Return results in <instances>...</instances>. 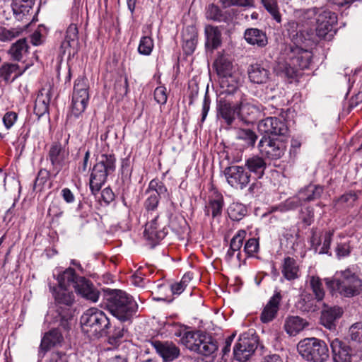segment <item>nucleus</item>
Returning a JSON list of instances; mask_svg holds the SVG:
<instances>
[{
    "label": "nucleus",
    "mask_w": 362,
    "mask_h": 362,
    "mask_svg": "<svg viewBox=\"0 0 362 362\" xmlns=\"http://www.w3.org/2000/svg\"><path fill=\"white\" fill-rule=\"evenodd\" d=\"M59 288H53V296L56 303L55 315L54 318L56 322L64 329H70V321L72 320V310L71 306L74 301V295L69 291L72 286L75 291L83 298L97 302L99 298V291L95 289L93 284L83 276L76 274L72 268H68L58 276Z\"/></svg>",
    "instance_id": "1"
},
{
    "label": "nucleus",
    "mask_w": 362,
    "mask_h": 362,
    "mask_svg": "<svg viewBox=\"0 0 362 362\" xmlns=\"http://www.w3.org/2000/svg\"><path fill=\"white\" fill-rule=\"evenodd\" d=\"M171 332L175 337L180 338L181 344L197 354L210 356L218 349L216 341L211 336L202 331H187L184 325L174 324Z\"/></svg>",
    "instance_id": "2"
},
{
    "label": "nucleus",
    "mask_w": 362,
    "mask_h": 362,
    "mask_svg": "<svg viewBox=\"0 0 362 362\" xmlns=\"http://www.w3.org/2000/svg\"><path fill=\"white\" fill-rule=\"evenodd\" d=\"M325 282L332 293L342 297L352 298L362 292V279L349 268L336 272L332 278L325 279Z\"/></svg>",
    "instance_id": "3"
},
{
    "label": "nucleus",
    "mask_w": 362,
    "mask_h": 362,
    "mask_svg": "<svg viewBox=\"0 0 362 362\" xmlns=\"http://www.w3.org/2000/svg\"><path fill=\"white\" fill-rule=\"evenodd\" d=\"M109 311L122 322L130 320L136 313L138 305L133 298L121 290L111 291L107 297Z\"/></svg>",
    "instance_id": "4"
},
{
    "label": "nucleus",
    "mask_w": 362,
    "mask_h": 362,
    "mask_svg": "<svg viewBox=\"0 0 362 362\" xmlns=\"http://www.w3.org/2000/svg\"><path fill=\"white\" fill-rule=\"evenodd\" d=\"M82 331L90 339L107 336L110 322L102 310L96 308L88 309L80 319Z\"/></svg>",
    "instance_id": "5"
},
{
    "label": "nucleus",
    "mask_w": 362,
    "mask_h": 362,
    "mask_svg": "<svg viewBox=\"0 0 362 362\" xmlns=\"http://www.w3.org/2000/svg\"><path fill=\"white\" fill-rule=\"evenodd\" d=\"M115 160L114 155L103 154L93 166L89 182L90 189L93 195L99 192L108 175L115 170Z\"/></svg>",
    "instance_id": "6"
},
{
    "label": "nucleus",
    "mask_w": 362,
    "mask_h": 362,
    "mask_svg": "<svg viewBox=\"0 0 362 362\" xmlns=\"http://www.w3.org/2000/svg\"><path fill=\"white\" fill-rule=\"evenodd\" d=\"M308 18L316 16V34L318 37L330 40L336 33L335 25L337 16L335 13L328 10H319L316 8L308 9L305 12Z\"/></svg>",
    "instance_id": "7"
},
{
    "label": "nucleus",
    "mask_w": 362,
    "mask_h": 362,
    "mask_svg": "<svg viewBox=\"0 0 362 362\" xmlns=\"http://www.w3.org/2000/svg\"><path fill=\"white\" fill-rule=\"evenodd\" d=\"M299 354L306 361L325 362L329 358V349L326 343L317 338H305L297 346Z\"/></svg>",
    "instance_id": "8"
},
{
    "label": "nucleus",
    "mask_w": 362,
    "mask_h": 362,
    "mask_svg": "<svg viewBox=\"0 0 362 362\" xmlns=\"http://www.w3.org/2000/svg\"><path fill=\"white\" fill-rule=\"evenodd\" d=\"M89 100L88 81L79 76L75 81L71 103V114L78 117L86 110Z\"/></svg>",
    "instance_id": "9"
},
{
    "label": "nucleus",
    "mask_w": 362,
    "mask_h": 362,
    "mask_svg": "<svg viewBox=\"0 0 362 362\" xmlns=\"http://www.w3.org/2000/svg\"><path fill=\"white\" fill-rule=\"evenodd\" d=\"M257 336L253 329L242 334L233 349L234 357L236 360L244 362L255 352L257 347Z\"/></svg>",
    "instance_id": "10"
},
{
    "label": "nucleus",
    "mask_w": 362,
    "mask_h": 362,
    "mask_svg": "<svg viewBox=\"0 0 362 362\" xmlns=\"http://www.w3.org/2000/svg\"><path fill=\"white\" fill-rule=\"evenodd\" d=\"M312 53L298 46L292 47L289 54V63L286 64L284 71L292 76L298 69H308L312 59Z\"/></svg>",
    "instance_id": "11"
},
{
    "label": "nucleus",
    "mask_w": 362,
    "mask_h": 362,
    "mask_svg": "<svg viewBox=\"0 0 362 362\" xmlns=\"http://www.w3.org/2000/svg\"><path fill=\"white\" fill-rule=\"evenodd\" d=\"M258 148L262 156L271 160L281 158L286 151V145L282 141L265 136L259 141Z\"/></svg>",
    "instance_id": "12"
},
{
    "label": "nucleus",
    "mask_w": 362,
    "mask_h": 362,
    "mask_svg": "<svg viewBox=\"0 0 362 362\" xmlns=\"http://www.w3.org/2000/svg\"><path fill=\"white\" fill-rule=\"evenodd\" d=\"M224 175L228 183L233 188L245 189L250 182V174L244 167L232 165L224 170Z\"/></svg>",
    "instance_id": "13"
},
{
    "label": "nucleus",
    "mask_w": 362,
    "mask_h": 362,
    "mask_svg": "<svg viewBox=\"0 0 362 362\" xmlns=\"http://www.w3.org/2000/svg\"><path fill=\"white\" fill-rule=\"evenodd\" d=\"M239 110L238 101L220 99L216 105V117L218 119L230 126L236 117H239Z\"/></svg>",
    "instance_id": "14"
},
{
    "label": "nucleus",
    "mask_w": 362,
    "mask_h": 362,
    "mask_svg": "<svg viewBox=\"0 0 362 362\" xmlns=\"http://www.w3.org/2000/svg\"><path fill=\"white\" fill-rule=\"evenodd\" d=\"M69 156V151L59 142L52 144L48 153V158L51 162L52 166V172L54 177L66 165Z\"/></svg>",
    "instance_id": "15"
},
{
    "label": "nucleus",
    "mask_w": 362,
    "mask_h": 362,
    "mask_svg": "<svg viewBox=\"0 0 362 362\" xmlns=\"http://www.w3.org/2000/svg\"><path fill=\"white\" fill-rule=\"evenodd\" d=\"M333 234L334 232L332 230L320 231L313 228L310 238L311 248L320 255H331L329 249Z\"/></svg>",
    "instance_id": "16"
},
{
    "label": "nucleus",
    "mask_w": 362,
    "mask_h": 362,
    "mask_svg": "<svg viewBox=\"0 0 362 362\" xmlns=\"http://www.w3.org/2000/svg\"><path fill=\"white\" fill-rule=\"evenodd\" d=\"M150 343L156 353L163 358V362H172L180 355V348L172 341L152 340Z\"/></svg>",
    "instance_id": "17"
},
{
    "label": "nucleus",
    "mask_w": 362,
    "mask_h": 362,
    "mask_svg": "<svg viewBox=\"0 0 362 362\" xmlns=\"http://www.w3.org/2000/svg\"><path fill=\"white\" fill-rule=\"evenodd\" d=\"M258 130L262 134L272 135H285L288 127L285 122L275 117H267L259 122Z\"/></svg>",
    "instance_id": "18"
},
{
    "label": "nucleus",
    "mask_w": 362,
    "mask_h": 362,
    "mask_svg": "<svg viewBox=\"0 0 362 362\" xmlns=\"http://www.w3.org/2000/svg\"><path fill=\"white\" fill-rule=\"evenodd\" d=\"M52 98V88L47 85L42 88L36 98L34 113L38 118L49 115V105Z\"/></svg>",
    "instance_id": "19"
},
{
    "label": "nucleus",
    "mask_w": 362,
    "mask_h": 362,
    "mask_svg": "<svg viewBox=\"0 0 362 362\" xmlns=\"http://www.w3.org/2000/svg\"><path fill=\"white\" fill-rule=\"evenodd\" d=\"M334 362H351V349L344 342L335 338L330 341Z\"/></svg>",
    "instance_id": "20"
},
{
    "label": "nucleus",
    "mask_w": 362,
    "mask_h": 362,
    "mask_svg": "<svg viewBox=\"0 0 362 362\" xmlns=\"http://www.w3.org/2000/svg\"><path fill=\"white\" fill-rule=\"evenodd\" d=\"M248 77L252 83L257 84L266 83L270 78V71L263 64H254L247 70Z\"/></svg>",
    "instance_id": "21"
},
{
    "label": "nucleus",
    "mask_w": 362,
    "mask_h": 362,
    "mask_svg": "<svg viewBox=\"0 0 362 362\" xmlns=\"http://www.w3.org/2000/svg\"><path fill=\"white\" fill-rule=\"evenodd\" d=\"M281 300V295L279 292L274 293L269 299L261 313L260 319L262 322L267 323L275 318L279 308Z\"/></svg>",
    "instance_id": "22"
},
{
    "label": "nucleus",
    "mask_w": 362,
    "mask_h": 362,
    "mask_svg": "<svg viewBox=\"0 0 362 362\" xmlns=\"http://www.w3.org/2000/svg\"><path fill=\"white\" fill-rule=\"evenodd\" d=\"M343 310L340 307H326L321 313L320 322L326 328L332 330L336 327V320L341 317Z\"/></svg>",
    "instance_id": "23"
},
{
    "label": "nucleus",
    "mask_w": 362,
    "mask_h": 362,
    "mask_svg": "<svg viewBox=\"0 0 362 362\" xmlns=\"http://www.w3.org/2000/svg\"><path fill=\"white\" fill-rule=\"evenodd\" d=\"M158 216L155 215L152 219L147 222L144 230V236L153 242H158L163 239L166 235L165 228H160L158 223Z\"/></svg>",
    "instance_id": "24"
},
{
    "label": "nucleus",
    "mask_w": 362,
    "mask_h": 362,
    "mask_svg": "<svg viewBox=\"0 0 362 362\" xmlns=\"http://www.w3.org/2000/svg\"><path fill=\"white\" fill-rule=\"evenodd\" d=\"M245 166L248 170L247 172H249L250 175L252 173L257 176L258 179H260L264 175L267 165L262 157L256 155L245 159Z\"/></svg>",
    "instance_id": "25"
},
{
    "label": "nucleus",
    "mask_w": 362,
    "mask_h": 362,
    "mask_svg": "<svg viewBox=\"0 0 362 362\" xmlns=\"http://www.w3.org/2000/svg\"><path fill=\"white\" fill-rule=\"evenodd\" d=\"M182 47L186 54H192L197 44V32L194 26H187L182 31Z\"/></svg>",
    "instance_id": "26"
},
{
    "label": "nucleus",
    "mask_w": 362,
    "mask_h": 362,
    "mask_svg": "<svg viewBox=\"0 0 362 362\" xmlns=\"http://www.w3.org/2000/svg\"><path fill=\"white\" fill-rule=\"evenodd\" d=\"M244 38L248 44L259 47H265L268 43L265 32L257 28L246 29L244 33Z\"/></svg>",
    "instance_id": "27"
},
{
    "label": "nucleus",
    "mask_w": 362,
    "mask_h": 362,
    "mask_svg": "<svg viewBox=\"0 0 362 362\" xmlns=\"http://www.w3.org/2000/svg\"><path fill=\"white\" fill-rule=\"evenodd\" d=\"M62 341V334L57 329L50 330L42 339L40 353L45 354L49 349L61 344Z\"/></svg>",
    "instance_id": "28"
},
{
    "label": "nucleus",
    "mask_w": 362,
    "mask_h": 362,
    "mask_svg": "<svg viewBox=\"0 0 362 362\" xmlns=\"http://www.w3.org/2000/svg\"><path fill=\"white\" fill-rule=\"evenodd\" d=\"M240 108L239 118L241 119H255L261 115L260 107L253 103L241 100L238 101Z\"/></svg>",
    "instance_id": "29"
},
{
    "label": "nucleus",
    "mask_w": 362,
    "mask_h": 362,
    "mask_svg": "<svg viewBox=\"0 0 362 362\" xmlns=\"http://www.w3.org/2000/svg\"><path fill=\"white\" fill-rule=\"evenodd\" d=\"M308 325V323L305 320L298 316H291L286 318L284 329L290 336H296Z\"/></svg>",
    "instance_id": "30"
},
{
    "label": "nucleus",
    "mask_w": 362,
    "mask_h": 362,
    "mask_svg": "<svg viewBox=\"0 0 362 362\" xmlns=\"http://www.w3.org/2000/svg\"><path fill=\"white\" fill-rule=\"evenodd\" d=\"M78 44V31L76 24H71L66 32L64 40L62 42L61 49L65 54L69 48L75 49Z\"/></svg>",
    "instance_id": "31"
},
{
    "label": "nucleus",
    "mask_w": 362,
    "mask_h": 362,
    "mask_svg": "<svg viewBox=\"0 0 362 362\" xmlns=\"http://www.w3.org/2000/svg\"><path fill=\"white\" fill-rule=\"evenodd\" d=\"M282 274L288 281L298 278L299 267L296 261L290 257H285L282 265Z\"/></svg>",
    "instance_id": "32"
},
{
    "label": "nucleus",
    "mask_w": 362,
    "mask_h": 362,
    "mask_svg": "<svg viewBox=\"0 0 362 362\" xmlns=\"http://www.w3.org/2000/svg\"><path fill=\"white\" fill-rule=\"evenodd\" d=\"M318 302L310 293L304 292L297 302V308L302 312H315L318 309Z\"/></svg>",
    "instance_id": "33"
},
{
    "label": "nucleus",
    "mask_w": 362,
    "mask_h": 362,
    "mask_svg": "<svg viewBox=\"0 0 362 362\" xmlns=\"http://www.w3.org/2000/svg\"><path fill=\"white\" fill-rule=\"evenodd\" d=\"M206 46L216 49L221 43V33L217 27L207 25L205 28Z\"/></svg>",
    "instance_id": "34"
},
{
    "label": "nucleus",
    "mask_w": 362,
    "mask_h": 362,
    "mask_svg": "<svg viewBox=\"0 0 362 362\" xmlns=\"http://www.w3.org/2000/svg\"><path fill=\"white\" fill-rule=\"evenodd\" d=\"M221 86L225 89L228 94H233L237 92L238 84L240 83V76L238 73L233 72L229 76L221 77Z\"/></svg>",
    "instance_id": "35"
},
{
    "label": "nucleus",
    "mask_w": 362,
    "mask_h": 362,
    "mask_svg": "<svg viewBox=\"0 0 362 362\" xmlns=\"http://www.w3.org/2000/svg\"><path fill=\"white\" fill-rule=\"evenodd\" d=\"M323 192V187L320 185H310L301 190L299 197L302 201L310 202L318 199Z\"/></svg>",
    "instance_id": "36"
},
{
    "label": "nucleus",
    "mask_w": 362,
    "mask_h": 362,
    "mask_svg": "<svg viewBox=\"0 0 362 362\" xmlns=\"http://www.w3.org/2000/svg\"><path fill=\"white\" fill-rule=\"evenodd\" d=\"M307 283L315 295V299H317V301H321L324 298L325 291L320 277L317 276H309Z\"/></svg>",
    "instance_id": "37"
},
{
    "label": "nucleus",
    "mask_w": 362,
    "mask_h": 362,
    "mask_svg": "<svg viewBox=\"0 0 362 362\" xmlns=\"http://www.w3.org/2000/svg\"><path fill=\"white\" fill-rule=\"evenodd\" d=\"M302 204L301 198L293 197L287 199L279 205L272 208V211H280L282 213L295 210Z\"/></svg>",
    "instance_id": "38"
},
{
    "label": "nucleus",
    "mask_w": 362,
    "mask_h": 362,
    "mask_svg": "<svg viewBox=\"0 0 362 362\" xmlns=\"http://www.w3.org/2000/svg\"><path fill=\"white\" fill-rule=\"evenodd\" d=\"M35 0H13L11 6L16 15H25L29 13L35 4Z\"/></svg>",
    "instance_id": "39"
},
{
    "label": "nucleus",
    "mask_w": 362,
    "mask_h": 362,
    "mask_svg": "<svg viewBox=\"0 0 362 362\" xmlns=\"http://www.w3.org/2000/svg\"><path fill=\"white\" fill-rule=\"evenodd\" d=\"M227 212L230 219L238 221L246 215L247 209L241 203L233 202L229 205Z\"/></svg>",
    "instance_id": "40"
},
{
    "label": "nucleus",
    "mask_w": 362,
    "mask_h": 362,
    "mask_svg": "<svg viewBox=\"0 0 362 362\" xmlns=\"http://www.w3.org/2000/svg\"><path fill=\"white\" fill-rule=\"evenodd\" d=\"M217 74L221 77L229 76L233 71V65L231 62L224 57H220L214 62Z\"/></svg>",
    "instance_id": "41"
},
{
    "label": "nucleus",
    "mask_w": 362,
    "mask_h": 362,
    "mask_svg": "<svg viewBox=\"0 0 362 362\" xmlns=\"http://www.w3.org/2000/svg\"><path fill=\"white\" fill-rule=\"evenodd\" d=\"M28 49V45L25 38L18 40L16 42L12 45L9 49V53L12 58L16 61H20L23 53Z\"/></svg>",
    "instance_id": "42"
},
{
    "label": "nucleus",
    "mask_w": 362,
    "mask_h": 362,
    "mask_svg": "<svg viewBox=\"0 0 362 362\" xmlns=\"http://www.w3.org/2000/svg\"><path fill=\"white\" fill-rule=\"evenodd\" d=\"M23 29L21 28H12L8 29L5 27H0V41L1 42H8L19 37Z\"/></svg>",
    "instance_id": "43"
},
{
    "label": "nucleus",
    "mask_w": 362,
    "mask_h": 362,
    "mask_svg": "<svg viewBox=\"0 0 362 362\" xmlns=\"http://www.w3.org/2000/svg\"><path fill=\"white\" fill-rule=\"evenodd\" d=\"M153 40L149 36H143L141 37L138 46V52L144 56H149L153 49Z\"/></svg>",
    "instance_id": "44"
},
{
    "label": "nucleus",
    "mask_w": 362,
    "mask_h": 362,
    "mask_svg": "<svg viewBox=\"0 0 362 362\" xmlns=\"http://www.w3.org/2000/svg\"><path fill=\"white\" fill-rule=\"evenodd\" d=\"M265 9L271 14L272 18L277 22L281 23V16L279 11L277 0H262Z\"/></svg>",
    "instance_id": "45"
},
{
    "label": "nucleus",
    "mask_w": 362,
    "mask_h": 362,
    "mask_svg": "<svg viewBox=\"0 0 362 362\" xmlns=\"http://www.w3.org/2000/svg\"><path fill=\"white\" fill-rule=\"evenodd\" d=\"M246 236V231L244 230H240L238 233L233 236V238L230 240V247L232 248V250H235L237 252V258L240 259V250L243 245V243Z\"/></svg>",
    "instance_id": "46"
},
{
    "label": "nucleus",
    "mask_w": 362,
    "mask_h": 362,
    "mask_svg": "<svg viewBox=\"0 0 362 362\" xmlns=\"http://www.w3.org/2000/svg\"><path fill=\"white\" fill-rule=\"evenodd\" d=\"M237 137L245 142L248 146H253L257 139L256 134L249 129H240L238 132Z\"/></svg>",
    "instance_id": "47"
},
{
    "label": "nucleus",
    "mask_w": 362,
    "mask_h": 362,
    "mask_svg": "<svg viewBox=\"0 0 362 362\" xmlns=\"http://www.w3.org/2000/svg\"><path fill=\"white\" fill-rule=\"evenodd\" d=\"M223 206V202L222 198L211 200L209 205L206 207V213L207 215L211 213L214 218L216 217L221 214Z\"/></svg>",
    "instance_id": "48"
},
{
    "label": "nucleus",
    "mask_w": 362,
    "mask_h": 362,
    "mask_svg": "<svg viewBox=\"0 0 362 362\" xmlns=\"http://www.w3.org/2000/svg\"><path fill=\"white\" fill-rule=\"evenodd\" d=\"M108 341L111 344H116L117 341L122 339L124 336V328L123 326H115L112 330L109 329Z\"/></svg>",
    "instance_id": "49"
},
{
    "label": "nucleus",
    "mask_w": 362,
    "mask_h": 362,
    "mask_svg": "<svg viewBox=\"0 0 362 362\" xmlns=\"http://www.w3.org/2000/svg\"><path fill=\"white\" fill-rule=\"evenodd\" d=\"M115 90L119 96L124 97L127 95L129 90L128 78L127 76L123 78L121 76L119 80L117 81L115 85Z\"/></svg>",
    "instance_id": "50"
},
{
    "label": "nucleus",
    "mask_w": 362,
    "mask_h": 362,
    "mask_svg": "<svg viewBox=\"0 0 362 362\" xmlns=\"http://www.w3.org/2000/svg\"><path fill=\"white\" fill-rule=\"evenodd\" d=\"M349 332L352 341L362 342V323L358 322L351 325Z\"/></svg>",
    "instance_id": "51"
},
{
    "label": "nucleus",
    "mask_w": 362,
    "mask_h": 362,
    "mask_svg": "<svg viewBox=\"0 0 362 362\" xmlns=\"http://www.w3.org/2000/svg\"><path fill=\"white\" fill-rule=\"evenodd\" d=\"M206 16L211 20L221 21L222 17L221 11L217 6L210 4L206 8Z\"/></svg>",
    "instance_id": "52"
},
{
    "label": "nucleus",
    "mask_w": 362,
    "mask_h": 362,
    "mask_svg": "<svg viewBox=\"0 0 362 362\" xmlns=\"http://www.w3.org/2000/svg\"><path fill=\"white\" fill-rule=\"evenodd\" d=\"M18 66L16 64H4L0 68L1 76L6 81H9L11 74L17 70Z\"/></svg>",
    "instance_id": "53"
},
{
    "label": "nucleus",
    "mask_w": 362,
    "mask_h": 362,
    "mask_svg": "<svg viewBox=\"0 0 362 362\" xmlns=\"http://www.w3.org/2000/svg\"><path fill=\"white\" fill-rule=\"evenodd\" d=\"M259 250V241L258 239L252 238H250L245 245L244 251L249 256H252Z\"/></svg>",
    "instance_id": "54"
},
{
    "label": "nucleus",
    "mask_w": 362,
    "mask_h": 362,
    "mask_svg": "<svg viewBox=\"0 0 362 362\" xmlns=\"http://www.w3.org/2000/svg\"><path fill=\"white\" fill-rule=\"evenodd\" d=\"M154 98L158 103L165 104L168 99L166 88L164 86L157 87L154 90Z\"/></svg>",
    "instance_id": "55"
},
{
    "label": "nucleus",
    "mask_w": 362,
    "mask_h": 362,
    "mask_svg": "<svg viewBox=\"0 0 362 362\" xmlns=\"http://www.w3.org/2000/svg\"><path fill=\"white\" fill-rule=\"evenodd\" d=\"M300 218L305 226H310L314 221L313 209L306 207L301 210Z\"/></svg>",
    "instance_id": "56"
},
{
    "label": "nucleus",
    "mask_w": 362,
    "mask_h": 362,
    "mask_svg": "<svg viewBox=\"0 0 362 362\" xmlns=\"http://www.w3.org/2000/svg\"><path fill=\"white\" fill-rule=\"evenodd\" d=\"M220 2L225 8L231 6H250L252 5V0H220Z\"/></svg>",
    "instance_id": "57"
},
{
    "label": "nucleus",
    "mask_w": 362,
    "mask_h": 362,
    "mask_svg": "<svg viewBox=\"0 0 362 362\" xmlns=\"http://www.w3.org/2000/svg\"><path fill=\"white\" fill-rule=\"evenodd\" d=\"M159 202V197L157 193L150 192V195L146 200L145 206L148 211H153L156 209Z\"/></svg>",
    "instance_id": "58"
},
{
    "label": "nucleus",
    "mask_w": 362,
    "mask_h": 362,
    "mask_svg": "<svg viewBox=\"0 0 362 362\" xmlns=\"http://www.w3.org/2000/svg\"><path fill=\"white\" fill-rule=\"evenodd\" d=\"M18 115L14 112H6L3 117V122L6 129H10L16 122Z\"/></svg>",
    "instance_id": "59"
},
{
    "label": "nucleus",
    "mask_w": 362,
    "mask_h": 362,
    "mask_svg": "<svg viewBox=\"0 0 362 362\" xmlns=\"http://www.w3.org/2000/svg\"><path fill=\"white\" fill-rule=\"evenodd\" d=\"M110 352V357L107 362H127V354H120L119 350H112Z\"/></svg>",
    "instance_id": "60"
},
{
    "label": "nucleus",
    "mask_w": 362,
    "mask_h": 362,
    "mask_svg": "<svg viewBox=\"0 0 362 362\" xmlns=\"http://www.w3.org/2000/svg\"><path fill=\"white\" fill-rule=\"evenodd\" d=\"M335 252L339 258L346 257L350 253V247L348 243H343L337 245Z\"/></svg>",
    "instance_id": "61"
},
{
    "label": "nucleus",
    "mask_w": 362,
    "mask_h": 362,
    "mask_svg": "<svg viewBox=\"0 0 362 362\" xmlns=\"http://www.w3.org/2000/svg\"><path fill=\"white\" fill-rule=\"evenodd\" d=\"M69 356L62 352H52L50 357V362H68Z\"/></svg>",
    "instance_id": "62"
},
{
    "label": "nucleus",
    "mask_w": 362,
    "mask_h": 362,
    "mask_svg": "<svg viewBox=\"0 0 362 362\" xmlns=\"http://www.w3.org/2000/svg\"><path fill=\"white\" fill-rule=\"evenodd\" d=\"M49 174V172L46 170H40V172L38 173L37 177L35 179V185L36 186L37 185H44L47 180Z\"/></svg>",
    "instance_id": "63"
},
{
    "label": "nucleus",
    "mask_w": 362,
    "mask_h": 362,
    "mask_svg": "<svg viewBox=\"0 0 362 362\" xmlns=\"http://www.w3.org/2000/svg\"><path fill=\"white\" fill-rule=\"evenodd\" d=\"M101 197L105 203L109 204L114 200L115 195L110 188L106 187L101 192Z\"/></svg>",
    "instance_id": "64"
}]
</instances>
